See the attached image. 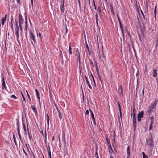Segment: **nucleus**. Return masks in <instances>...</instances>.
Segmentation results:
<instances>
[{"label":"nucleus","mask_w":158,"mask_h":158,"mask_svg":"<svg viewBox=\"0 0 158 158\" xmlns=\"http://www.w3.org/2000/svg\"><path fill=\"white\" fill-rule=\"evenodd\" d=\"M150 136L146 140L147 145L153 148L154 146V142L151 133L149 134Z\"/></svg>","instance_id":"1"},{"label":"nucleus","mask_w":158,"mask_h":158,"mask_svg":"<svg viewBox=\"0 0 158 158\" xmlns=\"http://www.w3.org/2000/svg\"><path fill=\"white\" fill-rule=\"evenodd\" d=\"M24 20L23 19L21 14H19V29L21 31H22V26L23 24Z\"/></svg>","instance_id":"2"},{"label":"nucleus","mask_w":158,"mask_h":158,"mask_svg":"<svg viewBox=\"0 0 158 158\" xmlns=\"http://www.w3.org/2000/svg\"><path fill=\"white\" fill-rule=\"evenodd\" d=\"M144 114V112L143 111L139 112L137 115V120L138 122H140L141 121V119L143 117Z\"/></svg>","instance_id":"3"},{"label":"nucleus","mask_w":158,"mask_h":158,"mask_svg":"<svg viewBox=\"0 0 158 158\" xmlns=\"http://www.w3.org/2000/svg\"><path fill=\"white\" fill-rule=\"evenodd\" d=\"M29 36L30 37V39L31 40V43L33 44V42L31 41V40L32 39L34 43H36V40L35 39V36L31 30H30V31Z\"/></svg>","instance_id":"4"},{"label":"nucleus","mask_w":158,"mask_h":158,"mask_svg":"<svg viewBox=\"0 0 158 158\" xmlns=\"http://www.w3.org/2000/svg\"><path fill=\"white\" fill-rule=\"evenodd\" d=\"M133 126L134 129L136 127V115H133Z\"/></svg>","instance_id":"5"},{"label":"nucleus","mask_w":158,"mask_h":158,"mask_svg":"<svg viewBox=\"0 0 158 158\" xmlns=\"http://www.w3.org/2000/svg\"><path fill=\"white\" fill-rule=\"evenodd\" d=\"M64 0H63V1H62V2L61 3L60 6L61 12L62 13H63L64 12Z\"/></svg>","instance_id":"6"},{"label":"nucleus","mask_w":158,"mask_h":158,"mask_svg":"<svg viewBox=\"0 0 158 158\" xmlns=\"http://www.w3.org/2000/svg\"><path fill=\"white\" fill-rule=\"evenodd\" d=\"M2 89H5L6 90V84L5 83V79L4 77H3L2 78Z\"/></svg>","instance_id":"7"},{"label":"nucleus","mask_w":158,"mask_h":158,"mask_svg":"<svg viewBox=\"0 0 158 158\" xmlns=\"http://www.w3.org/2000/svg\"><path fill=\"white\" fill-rule=\"evenodd\" d=\"M118 92L120 94V95H121L123 96L122 87L121 85H120L118 88Z\"/></svg>","instance_id":"8"},{"label":"nucleus","mask_w":158,"mask_h":158,"mask_svg":"<svg viewBox=\"0 0 158 158\" xmlns=\"http://www.w3.org/2000/svg\"><path fill=\"white\" fill-rule=\"evenodd\" d=\"M15 31H19V27L18 25V23L16 20H15Z\"/></svg>","instance_id":"9"},{"label":"nucleus","mask_w":158,"mask_h":158,"mask_svg":"<svg viewBox=\"0 0 158 158\" xmlns=\"http://www.w3.org/2000/svg\"><path fill=\"white\" fill-rule=\"evenodd\" d=\"M27 134L28 135L29 139L30 140H31L32 138V134H31V132L30 131H30H29L28 129V125H27Z\"/></svg>","instance_id":"10"},{"label":"nucleus","mask_w":158,"mask_h":158,"mask_svg":"<svg viewBox=\"0 0 158 158\" xmlns=\"http://www.w3.org/2000/svg\"><path fill=\"white\" fill-rule=\"evenodd\" d=\"M127 156V158H129V157L130 154V148L129 146H128L126 150Z\"/></svg>","instance_id":"11"},{"label":"nucleus","mask_w":158,"mask_h":158,"mask_svg":"<svg viewBox=\"0 0 158 158\" xmlns=\"http://www.w3.org/2000/svg\"><path fill=\"white\" fill-rule=\"evenodd\" d=\"M64 152L67 154V148L66 146V143L64 140Z\"/></svg>","instance_id":"12"},{"label":"nucleus","mask_w":158,"mask_h":158,"mask_svg":"<svg viewBox=\"0 0 158 158\" xmlns=\"http://www.w3.org/2000/svg\"><path fill=\"white\" fill-rule=\"evenodd\" d=\"M117 102V103H118V106L119 110V113H120V118L121 119H122V113H121V105H120V102Z\"/></svg>","instance_id":"13"},{"label":"nucleus","mask_w":158,"mask_h":158,"mask_svg":"<svg viewBox=\"0 0 158 158\" xmlns=\"http://www.w3.org/2000/svg\"><path fill=\"white\" fill-rule=\"evenodd\" d=\"M31 107L34 112L35 113V114L36 115L37 114V112L36 108L35 106L34 105H31Z\"/></svg>","instance_id":"14"},{"label":"nucleus","mask_w":158,"mask_h":158,"mask_svg":"<svg viewBox=\"0 0 158 158\" xmlns=\"http://www.w3.org/2000/svg\"><path fill=\"white\" fill-rule=\"evenodd\" d=\"M85 78L86 79V82H87V83L89 87V88L91 89H92V87L90 85V84L89 82V81H88V78H87V77H86V76L85 75Z\"/></svg>","instance_id":"15"},{"label":"nucleus","mask_w":158,"mask_h":158,"mask_svg":"<svg viewBox=\"0 0 158 158\" xmlns=\"http://www.w3.org/2000/svg\"><path fill=\"white\" fill-rule=\"evenodd\" d=\"M15 34L16 37V39L18 43H19V31H15Z\"/></svg>","instance_id":"16"},{"label":"nucleus","mask_w":158,"mask_h":158,"mask_svg":"<svg viewBox=\"0 0 158 158\" xmlns=\"http://www.w3.org/2000/svg\"><path fill=\"white\" fill-rule=\"evenodd\" d=\"M154 108H153V107H152L151 106H149L148 107V109L147 110V112L150 114V113L151 112H152L153 111V109Z\"/></svg>","instance_id":"17"},{"label":"nucleus","mask_w":158,"mask_h":158,"mask_svg":"<svg viewBox=\"0 0 158 158\" xmlns=\"http://www.w3.org/2000/svg\"><path fill=\"white\" fill-rule=\"evenodd\" d=\"M157 102L158 101H154L153 103L151 104V106L154 108L157 105Z\"/></svg>","instance_id":"18"},{"label":"nucleus","mask_w":158,"mask_h":158,"mask_svg":"<svg viewBox=\"0 0 158 158\" xmlns=\"http://www.w3.org/2000/svg\"><path fill=\"white\" fill-rule=\"evenodd\" d=\"M157 69H155L153 71V76L154 77H155L157 75Z\"/></svg>","instance_id":"19"},{"label":"nucleus","mask_w":158,"mask_h":158,"mask_svg":"<svg viewBox=\"0 0 158 158\" xmlns=\"http://www.w3.org/2000/svg\"><path fill=\"white\" fill-rule=\"evenodd\" d=\"M139 6H140V4L137 1L136 2V3H135V6L136 9L138 11H139Z\"/></svg>","instance_id":"20"},{"label":"nucleus","mask_w":158,"mask_h":158,"mask_svg":"<svg viewBox=\"0 0 158 158\" xmlns=\"http://www.w3.org/2000/svg\"><path fill=\"white\" fill-rule=\"evenodd\" d=\"M57 110L58 112V117L60 120L62 118V115L60 111L57 108Z\"/></svg>","instance_id":"21"},{"label":"nucleus","mask_w":158,"mask_h":158,"mask_svg":"<svg viewBox=\"0 0 158 158\" xmlns=\"http://www.w3.org/2000/svg\"><path fill=\"white\" fill-rule=\"evenodd\" d=\"M91 77H92V79H93V83H92V85H93V84H94V86L95 87H96V83H95V80H94V77H93L92 74L91 73Z\"/></svg>","instance_id":"22"},{"label":"nucleus","mask_w":158,"mask_h":158,"mask_svg":"<svg viewBox=\"0 0 158 158\" xmlns=\"http://www.w3.org/2000/svg\"><path fill=\"white\" fill-rule=\"evenodd\" d=\"M12 16H11V22H10V25H11V28L13 31V32H14L13 31V23H12V20H13V19L12 18Z\"/></svg>","instance_id":"23"},{"label":"nucleus","mask_w":158,"mask_h":158,"mask_svg":"<svg viewBox=\"0 0 158 158\" xmlns=\"http://www.w3.org/2000/svg\"><path fill=\"white\" fill-rule=\"evenodd\" d=\"M76 56H80V51L78 48H77V49L76 50Z\"/></svg>","instance_id":"24"},{"label":"nucleus","mask_w":158,"mask_h":158,"mask_svg":"<svg viewBox=\"0 0 158 158\" xmlns=\"http://www.w3.org/2000/svg\"><path fill=\"white\" fill-rule=\"evenodd\" d=\"M91 118L94 124L95 125H96V123L95 121V118L94 117V115L91 116Z\"/></svg>","instance_id":"25"},{"label":"nucleus","mask_w":158,"mask_h":158,"mask_svg":"<svg viewBox=\"0 0 158 158\" xmlns=\"http://www.w3.org/2000/svg\"><path fill=\"white\" fill-rule=\"evenodd\" d=\"M17 131H20L19 126V120L18 119H17Z\"/></svg>","instance_id":"26"},{"label":"nucleus","mask_w":158,"mask_h":158,"mask_svg":"<svg viewBox=\"0 0 158 158\" xmlns=\"http://www.w3.org/2000/svg\"><path fill=\"white\" fill-rule=\"evenodd\" d=\"M71 49H72V48H71V46L70 45V44H69V53L70 55H71L72 53V52L71 51Z\"/></svg>","instance_id":"27"},{"label":"nucleus","mask_w":158,"mask_h":158,"mask_svg":"<svg viewBox=\"0 0 158 158\" xmlns=\"http://www.w3.org/2000/svg\"><path fill=\"white\" fill-rule=\"evenodd\" d=\"M6 21L5 19H4L3 18H2L1 19V24L2 25H3L4 24V23Z\"/></svg>","instance_id":"28"},{"label":"nucleus","mask_w":158,"mask_h":158,"mask_svg":"<svg viewBox=\"0 0 158 158\" xmlns=\"http://www.w3.org/2000/svg\"><path fill=\"white\" fill-rule=\"evenodd\" d=\"M27 26H25V30L26 31L25 34L26 36V38L27 40Z\"/></svg>","instance_id":"29"},{"label":"nucleus","mask_w":158,"mask_h":158,"mask_svg":"<svg viewBox=\"0 0 158 158\" xmlns=\"http://www.w3.org/2000/svg\"><path fill=\"white\" fill-rule=\"evenodd\" d=\"M98 11L99 14H101V7L100 6L98 5Z\"/></svg>","instance_id":"30"},{"label":"nucleus","mask_w":158,"mask_h":158,"mask_svg":"<svg viewBox=\"0 0 158 158\" xmlns=\"http://www.w3.org/2000/svg\"><path fill=\"white\" fill-rule=\"evenodd\" d=\"M107 146H108V148L111 147V144H110V141H108V142H107Z\"/></svg>","instance_id":"31"},{"label":"nucleus","mask_w":158,"mask_h":158,"mask_svg":"<svg viewBox=\"0 0 158 158\" xmlns=\"http://www.w3.org/2000/svg\"><path fill=\"white\" fill-rule=\"evenodd\" d=\"M94 157H96L97 158H99L98 154V152H97V148L96 149V153L94 155Z\"/></svg>","instance_id":"32"},{"label":"nucleus","mask_w":158,"mask_h":158,"mask_svg":"<svg viewBox=\"0 0 158 158\" xmlns=\"http://www.w3.org/2000/svg\"><path fill=\"white\" fill-rule=\"evenodd\" d=\"M22 122H23V128L24 129V131L25 132H26V127H25V124L23 123V121H22Z\"/></svg>","instance_id":"33"},{"label":"nucleus","mask_w":158,"mask_h":158,"mask_svg":"<svg viewBox=\"0 0 158 158\" xmlns=\"http://www.w3.org/2000/svg\"><path fill=\"white\" fill-rule=\"evenodd\" d=\"M143 158H148V156L147 155H145V153L143 152H142Z\"/></svg>","instance_id":"34"},{"label":"nucleus","mask_w":158,"mask_h":158,"mask_svg":"<svg viewBox=\"0 0 158 158\" xmlns=\"http://www.w3.org/2000/svg\"><path fill=\"white\" fill-rule=\"evenodd\" d=\"M133 115H136V112L135 111V107H134L133 109L132 113Z\"/></svg>","instance_id":"35"},{"label":"nucleus","mask_w":158,"mask_h":158,"mask_svg":"<svg viewBox=\"0 0 158 158\" xmlns=\"http://www.w3.org/2000/svg\"><path fill=\"white\" fill-rule=\"evenodd\" d=\"M17 132H18V134L19 137L20 139V140H21L22 139V138H21V135H20V131H17Z\"/></svg>","instance_id":"36"},{"label":"nucleus","mask_w":158,"mask_h":158,"mask_svg":"<svg viewBox=\"0 0 158 158\" xmlns=\"http://www.w3.org/2000/svg\"><path fill=\"white\" fill-rule=\"evenodd\" d=\"M105 138L106 139V142H108V141H110L109 138L108 137L107 135V134H106L105 135Z\"/></svg>","instance_id":"37"},{"label":"nucleus","mask_w":158,"mask_h":158,"mask_svg":"<svg viewBox=\"0 0 158 158\" xmlns=\"http://www.w3.org/2000/svg\"><path fill=\"white\" fill-rule=\"evenodd\" d=\"M47 150L48 152H51L50 148V147L49 145V143L48 144V147H47Z\"/></svg>","instance_id":"38"},{"label":"nucleus","mask_w":158,"mask_h":158,"mask_svg":"<svg viewBox=\"0 0 158 158\" xmlns=\"http://www.w3.org/2000/svg\"><path fill=\"white\" fill-rule=\"evenodd\" d=\"M119 25H120V29H121V31H122V29H123V27L122 26V23H121V22H119Z\"/></svg>","instance_id":"39"},{"label":"nucleus","mask_w":158,"mask_h":158,"mask_svg":"<svg viewBox=\"0 0 158 158\" xmlns=\"http://www.w3.org/2000/svg\"><path fill=\"white\" fill-rule=\"evenodd\" d=\"M25 23L26 26H27V19L26 15L25 17Z\"/></svg>","instance_id":"40"},{"label":"nucleus","mask_w":158,"mask_h":158,"mask_svg":"<svg viewBox=\"0 0 158 158\" xmlns=\"http://www.w3.org/2000/svg\"><path fill=\"white\" fill-rule=\"evenodd\" d=\"M108 149H109V152H113V150L112 149L111 147H110Z\"/></svg>","instance_id":"41"},{"label":"nucleus","mask_w":158,"mask_h":158,"mask_svg":"<svg viewBox=\"0 0 158 158\" xmlns=\"http://www.w3.org/2000/svg\"><path fill=\"white\" fill-rule=\"evenodd\" d=\"M93 5L94 7V9L96 10L97 9V8L96 6L95 3V1L94 0H93Z\"/></svg>","instance_id":"42"},{"label":"nucleus","mask_w":158,"mask_h":158,"mask_svg":"<svg viewBox=\"0 0 158 158\" xmlns=\"http://www.w3.org/2000/svg\"><path fill=\"white\" fill-rule=\"evenodd\" d=\"M44 139L47 140V134L46 132V129H45L44 132Z\"/></svg>","instance_id":"43"},{"label":"nucleus","mask_w":158,"mask_h":158,"mask_svg":"<svg viewBox=\"0 0 158 158\" xmlns=\"http://www.w3.org/2000/svg\"><path fill=\"white\" fill-rule=\"evenodd\" d=\"M21 95H22V97L23 98V101H24L25 102H26L25 98L23 94V93L22 92H21Z\"/></svg>","instance_id":"44"},{"label":"nucleus","mask_w":158,"mask_h":158,"mask_svg":"<svg viewBox=\"0 0 158 158\" xmlns=\"http://www.w3.org/2000/svg\"><path fill=\"white\" fill-rule=\"evenodd\" d=\"M156 8H157V6L156 5L155 6V11H154V14L155 16H156Z\"/></svg>","instance_id":"45"},{"label":"nucleus","mask_w":158,"mask_h":158,"mask_svg":"<svg viewBox=\"0 0 158 158\" xmlns=\"http://www.w3.org/2000/svg\"><path fill=\"white\" fill-rule=\"evenodd\" d=\"M11 98H14L15 99H16L17 98V97L15 95H12L10 96Z\"/></svg>","instance_id":"46"},{"label":"nucleus","mask_w":158,"mask_h":158,"mask_svg":"<svg viewBox=\"0 0 158 158\" xmlns=\"http://www.w3.org/2000/svg\"><path fill=\"white\" fill-rule=\"evenodd\" d=\"M133 49L135 56L136 57V50H135V49L134 47V46H133Z\"/></svg>","instance_id":"47"},{"label":"nucleus","mask_w":158,"mask_h":158,"mask_svg":"<svg viewBox=\"0 0 158 158\" xmlns=\"http://www.w3.org/2000/svg\"><path fill=\"white\" fill-rule=\"evenodd\" d=\"M110 7L111 11L114 10V9H113V6L112 4H110Z\"/></svg>","instance_id":"48"},{"label":"nucleus","mask_w":158,"mask_h":158,"mask_svg":"<svg viewBox=\"0 0 158 158\" xmlns=\"http://www.w3.org/2000/svg\"><path fill=\"white\" fill-rule=\"evenodd\" d=\"M127 34L129 37H130V39L131 40V38H132V36L131 35L129 32H127Z\"/></svg>","instance_id":"49"},{"label":"nucleus","mask_w":158,"mask_h":158,"mask_svg":"<svg viewBox=\"0 0 158 158\" xmlns=\"http://www.w3.org/2000/svg\"><path fill=\"white\" fill-rule=\"evenodd\" d=\"M35 92L36 93V96H39V92H38V90L37 89H36L35 90Z\"/></svg>","instance_id":"50"},{"label":"nucleus","mask_w":158,"mask_h":158,"mask_svg":"<svg viewBox=\"0 0 158 158\" xmlns=\"http://www.w3.org/2000/svg\"><path fill=\"white\" fill-rule=\"evenodd\" d=\"M77 56L78 57V60L79 61V64H80V56Z\"/></svg>","instance_id":"51"},{"label":"nucleus","mask_w":158,"mask_h":158,"mask_svg":"<svg viewBox=\"0 0 158 158\" xmlns=\"http://www.w3.org/2000/svg\"><path fill=\"white\" fill-rule=\"evenodd\" d=\"M140 11H141V13L142 15L143 16V18H144V17H145L144 15L143 11L141 9H140Z\"/></svg>","instance_id":"52"},{"label":"nucleus","mask_w":158,"mask_h":158,"mask_svg":"<svg viewBox=\"0 0 158 158\" xmlns=\"http://www.w3.org/2000/svg\"><path fill=\"white\" fill-rule=\"evenodd\" d=\"M48 157H49V158H51V152H48Z\"/></svg>","instance_id":"53"},{"label":"nucleus","mask_w":158,"mask_h":158,"mask_svg":"<svg viewBox=\"0 0 158 158\" xmlns=\"http://www.w3.org/2000/svg\"><path fill=\"white\" fill-rule=\"evenodd\" d=\"M89 111L88 110H87L85 112V115H87L89 114Z\"/></svg>","instance_id":"54"},{"label":"nucleus","mask_w":158,"mask_h":158,"mask_svg":"<svg viewBox=\"0 0 158 158\" xmlns=\"http://www.w3.org/2000/svg\"><path fill=\"white\" fill-rule=\"evenodd\" d=\"M17 2L18 3L19 5H21V3L20 1V0H17Z\"/></svg>","instance_id":"55"},{"label":"nucleus","mask_w":158,"mask_h":158,"mask_svg":"<svg viewBox=\"0 0 158 158\" xmlns=\"http://www.w3.org/2000/svg\"><path fill=\"white\" fill-rule=\"evenodd\" d=\"M151 121H154V117L153 116H152L150 117Z\"/></svg>","instance_id":"56"},{"label":"nucleus","mask_w":158,"mask_h":158,"mask_svg":"<svg viewBox=\"0 0 158 158\" xmlns=\"http://www.w3.org/2000/svg\"><path fill=\"white\" fill-rule=\"evenodd\" d=\"M153 125H150V126H149V130H151L152 127H153V126H152Z\"/></svg>","instance_id":"57"},{"label":"nucleus","mask_w":158,"mask_h":158,"mask_svg":"<svg viewBox=\"0 0 158 158\" xmlns=\"http://www.w3.org/2000/svg\"><path fill=\"white\" fill-rule=\"evenodd\" d=\"M89 109V110H90V113L91 114V116L94 115V114H93V113L92 110L90 109Z\"/></svg>","instance_id":"58"},{"label":"nucleus","mask_w":158,"mask_h":158,"mask_svg":"<svg viewBox=\"0 0 158 158\" xmlns=\"http://www.w3.org/2000/svg\"><path fill=\"white\" fill-rule=\"evenodd\" d=\"M86 48H87L88 51V52H89L90 51H89V47H88V46L87 44H86Z\"/></svg>","instance_id":"59"},{"label":"nucleus","mask_w":158,"mask_h":158,"mask_svg":"<svg viewBox=\"0 0 158 158\" xmlns=\"http://www.w3.org/2000/svg\"><path fill=\"white\" fill-rule=\"evenodd\" d=\"M95 18H96V20H98V16L97 13L95 15Z\"/></svg>","instance_id":"60"},{"label":"nucleus","mask_w":158,"mask_h":158,"mask_svg":"<svg viewBox=\"0 0 158 158\" xmlns=\"http://www.w3.org/2000/svg\"><path fill=\"white\" fill-rule=\"evenodd\" d=\"M154 123V121H151L150 125H153Z\"/></svg>","instance_id":"61"},{"label":"nucleus","mask_w":158,"mask_h":158,"mask_svg":"<svg viewBox=\"0 0 158 158\" xmlns=\"http://www.w3.org/2000/svg\"><path fill=\"white\" fill-rule=\"evenodd\" d=\"M6 143L7 145H8L10 144V142L7 141H6Z\"/></svg>","instance_id":"62"},{"label":"nucleus","mask_w":158,"mask_h":158,"mask_svg":"<svg viewBox=\"0 0 158 158\" xmlns=\"http://www.w3.org/2000/svg\"><path fill=\"white\" fill-rule=\"evenodd\" d=\"M37 36H39L40 37H41V34L40 33H39L38 34H37Z\"/></svg>","instance_id":"63"},{"label":"nucleus","mask_w":158,"mask_h":158,"mask_svg":"<svg viewBox=\"0 0 158 158\" xmlns=\"http://www.w3.org/2000/svg\"><path fill=\"white\" fill-rule=\"evenodd\" d=\"M144 89L143 88L142 90V96L143 97V95L144 94Z\"/></svg>","instance_id":"64"}]
</instances>
